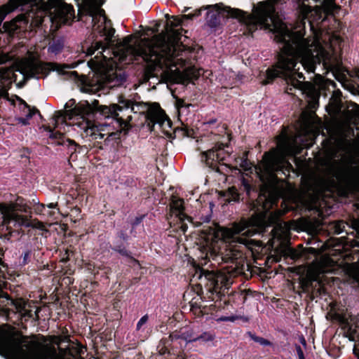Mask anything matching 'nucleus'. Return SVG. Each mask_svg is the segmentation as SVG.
Returning a JSON list of instances; mask_svg holds the SVG:
<instances>
[{"label":"nucleus","mask_w":359,"mask_h":359,"mask_svg":"<svg viewBox=\"0 0 359 359\" xmlns=\"http://www.w3.org/2000/svg\"><path fill=\"white\" fill-rule=\"evenodd\" d=\"M259 22L263 25H269V21L271 19L270 13L265 10L261 11L257 15Z\"/></svg>","instance_id":"f704fd0d"},{"label":"nucleus","mask_w":359,"mask_h":359,"mask_svg":"<svg viewBox=\"0 0 359 359\" xmlns=\"http://www.w3.org/2000/svg\"><path fill=\"white\" fill-rule=\"evenodd\" d=\"M357 327V325L353 327V325L350 324L349 326L346 328L347 330V337H348L349 339L351 341H354L355 337L359 335L358 334Z\"/></svg>","instance_id":"58836bf2"},{"label":"nucleus","mask_w":359,"mask_h":359,"mask_svg":"<svg viewBox=\"0 0 359 359\" xmlns=\"http://www.w3.org/2000/svg\"><path fill=\"white\" fill-rule=\"evenodd\" d=\"M201 252L212 265L222 264H240L239 259L243 257V253L228 245L223 240L219 238L218 233L214 232L204 239V243L201 246Z\"/></svg>","instance_id":"0eeeda50"},{"label":"nucleus","mask_w":359,"mask_h":359,"mask_svg":"<svg viewBox=\"0 0 359 359\" xmlns=\"http://www.w3.org/2000/svg\"><path fill=\"white\" fill-rule=\"evenodd\" d=\"M43 254L39 249L33 247L32 244L27 243L22 248L19 258V264L24 266L30 263L32 258L39 262Z\"/></svg>","instance_id":"f3484780"},{"label":"nucleus","mask_w":359,"mask_h":359,"mask_svg":"<svg viewBox=\"0 0 359 359\" xmlns=\"http://www.w3.org/2000/svg\"><path fill=\"white\" fill-rule=\"evenodd\" d=\"M189 106H190V104H187L183 99L177 98L176 100V107L177 109H181V108H184V107L189 108Z\"/></svg>","instance_id":"09e8293b"},{"label":"nucleus","mask_w":359,"mask_h":359,"mask_svg":"<svg viewBox=\"0 0 359 359\" xmlns=\"http://www.w3.org/2000/svg\"><path fill=\"white\" fill-rule=\"evenodd\" d=\"M6 205L4 204L0 203V211L5 212L6 211Z\"/></svg>","instance_id":"680f3d73"},{"label":"nucleus","mask_w":359,"mask_h":359,"mask_svg":"<svg viewBox=\"0 0 359 359\" xmlns=\"http://www.w3.org/2000/svg\"><path fill=\"white\" fill-rule=\"evenodd\" d=\"M229 203L239 202L241 201V194L236 187H231L226 191V195Z\"/></svg>","instance_id":"7c9ffc66"},{"label":"nucleus","mask_w":359,"mask_h":359,"mask_svg":"<svg viewBox=\"0 0 359 359\" xmlns=\"http://www.w3.org/2000/svg\"><path fill=\"white\" fill-rule=\"evenodd\" d=\"M104 46V43L102 41H96L95 42V48H90L88 50L87 55H92L94 54L95 51L97 50H99L100 48H103Z\"/></svg>","instance_id":"c03bdc74"},{"label":"nucleus","mask_w":359,"mask_h":359,"mask_svg":"<svg viewBox=\"0 0 359 359\" xmlns=\"http://www.w3.org/2000/svg\"><path fill=\"white\" fill-rule=\"evenodd\" d=\"M147 119L149 126L151 124L154 127L156 124L162 125L165 119V114L161 109L158 111H150L147 115Z\"/></svg>","instance_id":"412c9836"},{"label":"nucleus","mask_w":359,"mask_h":359,"mask_svg":"<svg viewBox=\"0 0 359 359\" xmlns=\"http://www.w3.org/2000/svg\"><path fill=\"white\" fill-rule=\"evenodd\" d=\"M34 211L36 214L47 215L46 205L43 203H37V205L34 207Z\"/></svg>","instance_id":"a18cd8bd"},{"label":"nucleus","mask_w":359,"mask_h":359,"mask_svg":"<svg viewBox=\"0 0 359 359\" xmlns=\"http://www.w3.org/2000/svg\"><path fill=\"white\" fill-rule=\"evenodd\" d=\"M170 212L175 214V218L169 222V228L167 229L170 233H174L173 236L184 234L188 229V225L185 220L191 221V217L184 212V200L172 196L170 205Z\"/></svg>","instance_id":"6e6552de"},{"label":"nucleus","mask_w":359,"mask_h":359,"mask_svg":"<svg viewBox=\"0 0 359 359\" xmlns=\"http://www.w3.org/2000/svg\"><path fill=\"white\" fill-rule=\"evenodd\" d=\"M238 317L237 316H222L219 318V320L220 321H231V322H233L236 318H237Z\"/></svg>","instance_id":"4d7b16f0"},{"label":"nucleus","mask_w":359,"mask_h":359,"mask_svg":"<svg viewBox=\"0 0 359 359\" xmlns=\"http://www.w3.org/2000/svg\"><path fill=\"white\" fill-rule=\"evenodd\" d=\"M247 334L255 342H257L263 346H271L273 345L272 342L270 341L269 340L264 339L262 337L257 336L255 333H252V332H248Z\"/></svg>","instance_id":"473e14b6"},{"label":"nucleus","mask_w":359,"mask_h":359,"mask_svg":"<svg viewBox=\"0 0 359 359\" xmlns=\"http://www.w3.org/2000/svg\"><path fill=\"white\" fill-rule=\"evenodd\" d=\"M22 113L26 116V114H28V111L25 110V112H22Z\"/></svg>","instance_id":"774afa93"},{"label":"nucleus","mask_w":359,"mask_h":359,"mask_svg":"<svg viewBox=\"0 0 359 359\" xmlns=\"http://www.w3.org/2000/svg\"><path fill=\"white\" fill-rule=\"evenodd\" d=\"M28 114H26V117H18L16 118V121L18 123H21L22 126H28L29 125V119H31L33 116L35 114H38L40 118L43 119V116L41 114L39 110L36 107H33L32 109H27Z\"/></svg>","instance_id":"a878e982"},{"label":"nucleus","mask_w":359,"mask_h":359,"mask_svg":"<svg viewBox=\"0 0 359 359\" xmlns=\"http://www.w3.org/2000/svg\"><path fill=\"white\" fill-rule=\"evenodd\" d=\"M187 345H184L182 339H178L174 342V339L172 337V333L168 337L162 338L158 344V348L161 355L168 354H178Z\"/></svg>","instance_id":"2eb2a0df"},{"label":"nucleus","mask_w":359,"mask_h":359,"mask_svg":"<svg viewBox=\"0 0 359 359\" xmlns=\"http://www.w3.org/2000/svg\"><path fill=\"white\" fill-rule=\"evenodd\" d=\"M117 81H119L120 83H122L126 81V76L124 74L116 75Z\"/></svg>","instance_id":"bf43d9fd"},{"label":"nucleus","mask_w":359,"mask_h":359,"mask_svg":"<svg viewBox=\"0 0 359 359\" xmlns=\"http://www.w3.org/2000/svg\"><path fill=\"white\" fill-rule=\"evenodd\" d=\"M63 44L60 41L54 42L48 47V52L57 54L62 50Z\"/></svg>","instance_id":"4c0bfd02"},{"label":"nucleus","mask_w":359,"mask_h":359,"mask_svg":"<svg viewBox=\"0 0 359 359\" xmlns=\"http://www.w3.org/2000/svg\"><path fill=\"white\" fill-rule=\"evenodd\" d=\"M302 285L306 290H313L315 287L320 285V282L318 280L317 277L312 278H308L303 281Z\"/></svg>","instance_id":"72a5a7b5"},{"label":"nucleus","mask_w":359,"mask_h":359,"mask_svg":"<svg viewBox=\"0 0 359 359\" xmlns=\"http://www.w3.org/2000/svg\"><path fill=\"white\" fill-rule=\"evenodd\" d=\"M229 15L233 18L242 20L245 18L246 13L238 8H230Z\"/></svg>","instance_id":"c9c22d12"},{"label":"nucleus","mask_w":359,"mask_h":359,"mask_svg":"<svg viewBox=\"0 0 359 359\" xmlns=\"http://www.w3.org/2000/svg\"><path fill=\"white\" fill-rule=\"evenodd\" d=\"M295 349L299 357V359H305L304 354L301 346L298 344H296Z\"/></svg>","instance_id":"864d4df0"},{"label":"nucleus","mask_w":359,"mask_h":359,"mask_svg":"<svg viewBox=\"0 0 359 359\" xmlns=\"http://www.w3.org/2000/svg\"><path fill=\"white\" fill-rule=\"evenodd\" d=\"M146 215H140L136 216L135 218L131 219L129 221V224L130 225V229L129 231V233L133 237H136L137 236V228L138 226L142 224L144 219L145 218Z\"/></svg>","instance_id":"bb28decb"},{"label":"nucleus","mask_w":359,"mask_h":359,"mask_svg":"<svg viewBox=\"0 0 359 359\" xmlns=\"http://www.w3.org/2000/svg\"><path fill=\"white\" fill-rule=\"evenodd\" d=\"M46 207H47L49 209H51V210H47V215L51 217H55V215L60 213V209L58 208L57 203H48L47 205H46Z\"/></svg>","instance_id":"e433bc0d"},{"label":"nucleus","mask_w":359,"mask_h":359,"mask_svg":"<svg viewBox=\"0 0 359 359\" xmlns=\"http://www.w3.org/2000/svg\"><path fill=\"white\" fill-rule=\"evenodd\" d=\"M128 228L127 225L116 229L110 248L120 256L127 258L134 265H140L139 260L134 257L128 248L131 240L130 234L128 232Z\"/></svg>","instance_id":"1a4fd4ad"},{"label":"nucleus","mask_w":359,"mask_h":359,"mask_svg":"<svg viewBox=\"0 0 359 359\" xmlns=\"http://www.w3.org/2000/svg\"><path fill=\"white\" fill-rule=\"evenodd\" d=\"M149 320V316L148 314H146L143 316L137 322L136 325V330L139 331L142 329V326L145 325Z\"/></svg>","instance_id":"49530a36"},{"label":"nucleus","mask_w":359,"mask_h":359,"mask_svg":"<svg viewBox=\"0 0 359 359\" xmlns=\"http://www.w3.org/2000/svg\"><path fill=\"white\" fill-rule=\"evenodd\" d=\"M28 23V19L25 14H20L11 21L5 22L3 24L4 32L10 35H14L20 33L22 29L25 28Z\"/></svg>","instance_id":"dca6fc26"},{"label":"nucleus","mask_w":359,"mask_h":359,"mask_svg":"<svg viewBox=\"0 0 359 359\" xmlns=\"http://www.w3.org/2000/svg\"><path fill=\"white\" fill-rule=\"evenodd\" d=\"M194 278L199 280L198 285L201 287V290L203 287L207 298L213 302L209 305L212 312L227 308L231 302L234 301L235 299H239L242 301V304H244L247 299V294L243 292H235L230 295H226L233 283L229 273L217 269L210 271L199 267L196 270Z\"/></svg>","instance_id":"20e7f679"},{"label":"nucleus","mask_w":359,"mask_h":359,"mask_svg":"<svg viewBox=\"0 0 359 359\" xmlns=\"http://www.w3.org/2000/svg\"><path fill=\"white\" fill-rule=\"evenodd\" d=\"M65 68H69V66L67 65H61L57 62L38 61L30 63L27 69L22 73L25 79H39L40 75L47 76L51 71L65 74Z\"/></svg>","instance_id":"ddd939ff"},{"label":"nucleus","mask_w":359,"mask_h":359,"mask_svg":"<svg viewBox=\"0 0 359 359\" xmlns=\"http://www.w3.org/2000/svg\"><path fill=\"white\" fill-rule=\"evenodd\" d=\"M225 148H229V144L216 143L211 149L201 152L202 161L212 170L221 172L218 165H226L225 161L231 155V151Z\"/></svg>","instance_id":"9b49d317"},{"label":"nucleus","mask_w":359,"mask_h":359,"mask_svg":"<svg viewBox=\"0 0 359 359\" xmlns=\"http://www.w3.org/2000/svg\"><path fill=\"white\" fill-rule=\"evenodd\" d=\"M118 127L119 128V129L116 132H111V133H107V137L104 139V145L105 146L111 145V146L114 147L115 143L118 144L117 140H120V133L122 131H123L124 133L126 134L128 131V130L126 131H125L124 130H121V128L119 127L118 125Z\"/></svg>","instance_id":"393cba45"},{"label":"nucleus","mask_w":359,"mask_h":359,"mask_svg":"<svg viewBox=\"0 0 359 359\" xmlns=\"http://www.w3.org/2000/svg\"><path fill=\"white\" fill-rule=\"evenodd\" d=\"M275 39L283 44V47L280 53L277 54L276 62L260 74L262 85L272 84L276 79L280 78L287 83V93L292 94L294 88L306 91L311 83L301 81L291 73L298 62L308 73H314L316 65L322 62V56L318 53L314 55L302 39L293 36L290 33H279L275 36Z\"/></svg>","instance_id":"f257e3e1"},{"label":"nucleus","mask_w":359,"mask_h":359,"mask_svg":"<svg viewBox=\"0 0 359 359\" xmlns=\"http://www.w3.org/2000/svg\"><path fill=\"white\" fill-rule=\"evenodd\" d=\"M276 139L278 148H273L265 152L264 158L271 169L278 170H281L283 165L286 162L283 154L290 150L291 143L286 135H279Z\"/></svg>","instance_id":"f8f14e48"},{"label":"nucleus","mask_w":359,"mask_h":359,"mask_svg":"<svg viewBox=\"0 0 359 359\" xmlns=\"http://www.w3.org/2000/svg\"><path fill=\"white\" fill-rule=\"evenodd\" d=\"M32 202L35 206L37 205V203H39V201H37L36 199H34V198L32 200Z\"/></svg>","instance_id":"69168bd1"},{"label":"nucleus","mask_w":359,"mask_h":359,"mask_svg":"<svg viewBox=\"0 0 359 359\" xmlns=\"http://www.w3.org/2000/svg\"><path fill=\"white\" fill-rule=\"evenodd\" d=\"M80 102H79L78 104H76V100L74 99H71L65 104V110L72 109L76 106L79 105Z\"/></svg>","instance_id":"8fccbe9b"},{"label":"nucleus","mask_w":359,"mask_h":359,"mask_svg":"<svg viewBox=\"0 0 359 359\" xmlns=\"http://www.w3.org/2000/svg\"><path fill=\"white\" fill-rule=\"evenodd\" d=\"M5 224L3 225V229L6 227V231L1 234V237L4 236L6 239L10 240L11 237L18 234V229H13L11 228V225L14 226L18 225L20 226V224H18L17 221L15 219H10L8 221L4 220Z\"/></svg>","instance_id":"5701e85b"},{"label":"nucleus","mask_w":359,"mask_h":359,"mask_svg":"<svg viewBox=\"0 0 359 359\" xmlns=\"http://www.w3.org/2000/svg\"><path fill=\"white\" fill-rule=\"evenodd\" d=\"M71 74H72V75L78 76V73H77V72H76V71L72 72H71Z\"/></svg>","instance_id":"338daca9"},{"label":"nucleus","mask_w":359,"mask_h":359,"mask_svg":"<svg viewBox=\"0 0 359 359\" xmlns=\"http://www.w3.org/2000/svg\"><path fill=\"white\" fill-rule=\"evenodd\" d=\"M17 99L19 102L20 105H23V107L22 109V112H25V111L27 110L28 109H32V108H31V107L23 99H22L20 97H17Z\"/></svg>","instance_id":"3c124183"},{"label":"nucleus","mask_w":359,"mask_h":359,"mask_svg":"<svg viewBox=\"0 0 359 359\" xmlns=\"http://www.w3.org/2000/svg\"><path fill=\"white\" fill-rule=\"evenodd\" d=\"M193 14H194V18H196V17L201 15V12L200 10H196V11H195L194 13H193Z\"/></svg>","instance_id":"052dcab7"},{"label":"nucleus","mask_w":359,"mask_h":359,"mask_svg":"<svg viewBox=\"0 0 359 359\" xmlns=\"http://www.w3.org/2000/svg\"><path fill=\"white\" fill-rule=\"evenodd\" d=\"M94 111L95 109L88 101H81L79 105L72 109L56 111L53 117L52 122L54 128H57L60 123H65L67 119L72 120L76 118L83 121L85 118L92 117Z\"/></svg>","instance_id":"9d476101"},{"label":"nucleus","mask_w":359,"mask_h":359,"mask_svg":"<svg viewBox=\"0 0 359 359\" xmlns=\"http://www.w3.org/2000/svg\"><path fill=\"white\" fill-rule=\"evenodd\" d=\"M165 18L167 20L173 19V21L168 22L165 25L168 33L167 40H165V36H164L163 41L159 47L156 49L154 47L151 48L149 52L144 54V60L154 65H161L163 60L170 56L177 50V47L184 46L182 37L183 32L187 33V30L182 27L180 29H175V27L181 26L183 19L192 20L194 16L193 13H189L183 15L180 18L178 16L166 14Z\"/></svg>","instance_id":"39448f33"},{"label":"nucleus","mask_w":359,"mask_h":359,"mask_svg":"<svg viewBox=\"0 0 359 359\" xmlns=\"http://www.w3.org/2000/svg\"><path fill=\"white\" fill-rule=\"evenodd\" d=\"M59 145H62L67 149V152L69 154V158L75 161L77 158V153H80L83 149L82 147L78 144L74 140L67 139L59 143Z\"/></svg>","instance_id":"aec40b11"},{"label":"nucleus","mask_w":359,"mask_h":359,"mask_svg":"<svg viewBox=\"0 0 359 359\" xmlns=\"http://www.w3.org/2000/svg\"><path fill=\"white\" fill-rule=\"evenodd\" d=\"M15 208L21 212L25 213L31 212V205L27 201L21 196H18L15 200Z\"/></svg>","instance_id":"c85d7f7f"},{"label":"nucleus","mask_w":359,"mask_h":359,"mask_svg":"<svg viewBox=\"0 0 359 359\" xmlns=\"http://www.w3.org/2000/svg\"><path fill=\"white\" fill-rule=\"evenodd\" d=\"M358 175L359 168L356 166L348 165L338 171L336 177L339 182L346 184H350Z\"/></svg>","instance_id":"a211bd4d"},{"label":"nucleus","mask_w":359,"mask_h":359,"mask_svg":"<svg viewBox=\"0 0 359 359\" xmlns=\"http://www.w3.org/2000/svg\"><path fill=\"white\" fill-rule=\"evenodd\" d=\"M180 133L182 137H191L194 133V130L192 129H189L187 127L185 128H177L175 130V133Z\"/></svg>","instance_id":"79ce46f5"},{"label":"nucleus","mask_w":359,"mask_h":359,"mask_svg":"<svg viewBox=\"0 0 359 359\" xmlns=\"http://www.w3.org/2000/svg\"><path fill=\"white\" fill-rule=\"evenodd\" d=\"M29 347L36 346L23 344L14 332L0 326V355L6 359H53Z\"/></svg>","instance_id":"423d86ee"},{"label":"nucleus","mask_w":359,"mask_h":359,"mask_svg":"<svg viewBox=\"0 0 359 359\" xmlns=\"http://www.w3.org/2000/svg\"><path fill=\"white\" fill-rule=\"evenodd\" d=\"M221 18L219 14L215 12H208L207 24L212 28H215L219 25Z\"/></svg>","instance_id":"c756f323"},{"label":"nucleus","mask_w":359,"mask_h":359,"mask_svg":"<svg viewBox=\"0 0 359 359\" xmlns=\"http://www.w3.org/2000/svg\"><path fill=\"white\" fill-rule=\"evenodd\" d=\"M90 15L93 17V20L94 21L96 19V17L95 16V12L90 11Z\"/></svg>","instance_id":"0e129e2a"},{"label":"nucleus","mask_w":359,"mask_h":359,"mask_svg":"<svg viewBox=\"0 0 359 359\" xmlns=\"http://www.w3.org/2000/svg\"><path fill=\"white\" fill-rule=\"evenodd\" d=\"M111 26V21L107 18H105L104 25L97 26V28L100 29L99 33L102 36H105L107 41H111L115 34L116 30Z\"/></svg>","instance_id":"4be33fe9"},{"label":"nucleus","mask_w":359,"mask_h":359,"mask_svg":"<svg viewBox=\"0 0 359 359\" xmlns=\"http://www.w3.org/2000/svg\"><path fill=\"white\" fill-rule=\"evenodd\" d=\"M73 254V251L67 248L64 250V252H62L60 254V262H62L64 264L67 263L69 260V257Z\"/></svg>","instance_id":"37998d69"},{"label":"nucleus","mask_w":359,"mask_h":359,"mask_svg":"<svg viewBox=\"0 0 359 359\" xmlns=\"http://www.w3.org/2000/svg\"><path fill=\"white\" fill-rule=\"evenodd\" d=\"M198 341H209L214 339V336L209 332H204L201 334L198 332Z\"/></svg>","instance_id":"a19ab883"},{"label":"nucleus","mask_w":359,"mask_h":359,"mask_svg":"<svg viewBox=\"0 0 359 359\" xmlns=\"http://www.w3.org/2000/svg\"><path fill=\"white\" fill-rule=\"evenodd\" d=\"M248 244L252 245V246L255 247L260 248L262 246V242L259 241L250 239L249 241H248Z\"/></svg>","instance_id":"13d9d810"},{"label":"nucleus","mask_w":359,"mask_h":359,"mask_svg":"<svg viewBox=\"0 0 359 359\" xmlns=\"http://www.w3.org/2000/svg\"><path fill=\"white\" fill-rule=\"evenodd\" d=\"M15 76L9 67L0 68V86H8L11 85V77Z\"/></svg>","instance_id":"b1692460"},{"label":"nucleus","mask_w":359,"mask_h":359,"mask_svg":"<svg viewBox=\"0 0 359 359\" xmlns=\"http://www.w3.org/2000/svg\"><path fill=\"white\" fill-rule=\"evenodd\" d=\"M8 283L7 282L0 281V306H15L20 312H22V318H25V320L32 317V311H26L23 309V306L25 305L24 301L22 299H13L8 293L5 291L7 290Z\"/></svg>","instance_id":"4468645a"},{"label":"nucleus","mask_w":359,"mask_h":359,"mask_svg":"<svg viewBox=\"0 0 359 359\" xmlns=\"http://www.w3.org/2000/svg\"><path fill=\"white\" fill-rule=\"evenodd\" d=\"M241 184L246 194L250 196L252 191L258 194L257 198L250 203V210L254 211L251 217L242 218L232 224L231 231L233 234H241L250 238L255 234L268 231L267 228L272 227L271 233L276 231L273 226L275 219L269 216V212L277 205L278 196L273 187L269 184H262L259 189L250 184L248 180L243 178Z\"/></svg>","instance_id":"f03ea898"},{"label":"nucleus","mask_w":359,"mask_h":359,"mask_svg":"<svg viewBox=\"0 0 359 359\" xmlns=\"http://www.w3.org/2000/svg\"><path fill=\"white\" fill-rule=\"evenodd\" d=\"M343 313L334 311L332 313H331V317L333 320L337 321L338 323Z\"/></svg>","instance_id":"6e6d98bb"},{"label":"nucleus","mask_w":359,"mask_h":359,"mask_svg":"<svg viewBox=\"0 0 359 359\" xmlns=\"http://www.w3.org/2000/svg\"><path fill=\"white\" fill-rule=\"evenodd\" d=\"M172 337L174 339V342H176L178 339H182L184 345H187L190 342L197 341L198 339V332L191 327H184L179 332H173Z\"/></svg>","instance_id":"6ab92c4d"},{"label":"nucleus","mask_w":359,"mask_h":359,"mask_svg":"<svg viewBox=\"0 0 359 359\" xmlns=\"http://www.w3.org/2000/svg\"><path fill=\"white\" fill-rule=\"evenodd\" d=\"M281 208L282 209L277 211L278 215L280 217L284 216L293 209L292 206L287 205L285 201L281 203Z\"/></svg>","instance_id":"ea45409f"},{"label":"nucleus","mask_w":359,"mask_h":359,"mask_svg":"<svg viewBox=\"0 0 359 359\" xmlns=\"http://www.w3.org/2000/svg\"><path fill=\"white\" fill-rule=\"evenodd\" d=\"M247 155H248V154L246 153V154H245V156H247ZM247 162H248V158H247V157H246V158L243 161V163H242V164H241V166H242V167H244V166H245V165H244V164H246V163H247Z\"/></svg>","instance_id":"e2e57ef3"},{"label":"nucleus","mask_w":359,"mask_h":359,"mask_svg":"<svg viewBox=\"0 0 359 359\" xmlns=\"http://www.w3.org/2000/svg\"><path fill=\"white\" fill-rule=\"evenodd\" d=\"M338 323L340 325L343 326L344 329H346L351 324L345 313H343Z\"/></svg>","instance_id":"de8ad7c7"},{"label":"nucleus","mask_w":359,"mask_h":359,"mask_svg":"<svg viewBox=\"0 0 359 359\" xmlns=\"http://www.w3.org/2000/svg\"><path fill=\"white\" fill-rule=\"evenodd\" d=\"M95 109V111L92 117L85 118L82 121L84 122L83 127L86 137H89L90 140H95V146L100 149H103L102 146V140L104 143V139L107 134L102 133L104 130L102 128L95 125L91 121L97 114H99L104 119H111L118 124L121 130L125 131L130 128V122L132 121L131 113H137L135 106H138V103L131 100L126 99L123 96L118 97V104H112L109 106L100 105L99 101L95 100L91 104Z\"/></svg>","instance_id":"7ed1b4c3"},{"label":"nucleus","mask_w":359,"mask_h":359,"mask_svg":"<svg viewBox=\"0 0 359 359\" xmlns=\"http://www.w3.org/2000/svg\"><path fill=\"white\" fill-rule=\"evenodd\" d=\"M81 212V210L80 208L76 206V207H74V208H72L71 210V215H70L71 216L74 215V217H79L80 215Z\"/></svg>","instance_id":"5fc2aeb1"},{"label":"nucleus","mask_w":359,"mask_h":359,"mask_svg":"<svg viewBox=\"0 0 359 359\" xmlns=\"http://www.w3.org/2000/svg\"><path fill=\"white\" fill-rule=\"evenodd\" d=\"M299 68H298L297 69L294 68L292 70V72L291 73V75L294 76V74H297V76L299 78V79H302L303 80L302 81H304L305 80V76H304V74L302 72H299Z\"/></svg>","instance_id":"603ef678"},{"label":"nucleus","mask_w":359,"mask_h":359,"mask_svg":"<svg viewBox=\"0 0 359 359\" xmlns=\"http://www.w3.org/2000/svg\"><path fill=\"white\" fill-rule=\"evenodd\" d=\"M46 130L50 132L49 137L53 140H55V143L59 145V143L67 140L64 133L59 131H55L50 126H47Z\"/></svg>","instance_id":"2f4dec72"},{"label":"nucleus","mask_w":359,"mask_h":359,"mask_svg":"<svg viewBox=\"0 0 359 359\" xmlns=\"http://www.w3.org/2000/svg\"><path fill=\"white\" fill-rule=\"evenodd\" d=\"M301 250L290 248L287 250V255L294 261L304 259L306 257L305 250L302 248V245H299Z\"/></svg>","instance_id":"cd10ccee"}]
</instances>
